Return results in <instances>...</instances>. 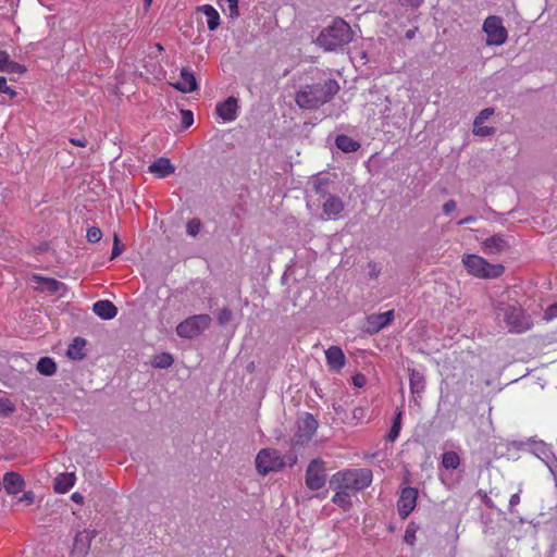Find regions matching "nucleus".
Segmentation results:
<instances>
[{
	"label": "nucleus",
	"instance_id": "obj_1",
	"mask_svg": "<svg viewBox=\"0 0 557 557\" xmlns=\"http://www.w3.org/2000/svg\"><path fill=\"white\" fill-rule=\"evenodd\" d=\"M339 91V85L335 79H326L322 83L304 86L295 95V102L300 109L313 110L331 101Z\"/></svg>",
	"mask_w": 557,
	"mask_h": 557
},
{
	"label": "nucleus",
	"instance_id": "obj_2",
	"mask_svg": "<svg viewBox=\"0 0 557 557\" xmlns=\"http://www.w3.org/2000/svg\"><path fill=\"white\" fill-rule=\"evenodd\" d=\"M372 471L368 468L347 469L334 473L330 480L332 490H343L352 495L372 483Z\"/></svg>",
	"mask_w": 557,
	"mask_h": 557
},
{
	"label": "nucleus",
	"instance_id": "obj_3",
	"mask_svg": "<svg viewBox=\"0 0 557 557\" xmlns=\"http://www.w3.org/2000/svg\"><path fill=\"white\" fill-rule=\"evenodd\" d=\"M354 33L347 22L336 17L331 25L323 28L317 37V44L325 51H335L348 45Z\"/></svg>",
	"mask_w": 557,
	"mask_h": 557
},
{
	"label": "nucleus",
	"instance_id": "obj_4",
	"mask_svg": "<svg viewBox=\"0 0 557 557\" xmlns=\"http://www.w3.org/2000/svg\"><path fill=\"white\" fill-rule=\"evenodd\" d=\"M297 462V456L290 453L282 456L277 449L263 448L256 457V468L260 474H268L272 471H278L285 466L293 467Z\"/></svg>",
	"mask_w": 557,
	"mask_h": 557
},
{
	"label": "nucleus",
	"instance_id": "obj_5",
	"mask_svg": "<svg viewBox=\"0 0 557 557\" xmlns=\"http://www.w3.org/2000/svg\"><path fill=\"white\" fill-rule=\"evenodd\" d=\"M496 315L503 317L504 321L512 333H522L531 329L532 321L521 307L498 302L495 306Z\"/></svg>",
	"mask_w": 557,
	"mask_h": 557
},
{
	"label": "nucleus",
	"instance_id": "obj_6",
	"mask_svg": "<svg viewBox=\"0 0 557 557\" xmlns=\"http://www.w3.org/2000/svg\"><path fill=\"white\" fill-rule=\"evenodd\" d=\"M462 264L467 272L479 278H497L505 272V267L500 263L493 264L478 255L466 253L462 256Z\"/></svg>",
	"mask_w": 557,
	"mask_h": 557
},
{
	"label": "nucleus",
	"instance_id": "obj_7",
	"mask_svg": "<svg viewBox=\"0 0 557 557\" xmlns=\"http://www.w3.org/2000/svg\"><path fill=\"white\" fill-rule=\"evenodd\" d=\"M209 314L201 313L188 317L176 326V333L182 338L191 339L199 336L211 324Z\"/></svg>",
	"mask_w": 557,
	"mask_h": 557
},
{
	"label": "nucleus",
	"instance_id": "obj_8",
	"mask_svg": "<svg viewBox=\"0 0 557 557\" xmlns=\"http://www.w3.org/2000/svg\"><path fill=\"white\" fill-rule=\"evenodd\" d=\"M318 425V421L311 413L306 412L301 416L297 421V430L293 437V446H305L308 444L317 432Z\"/></svg>",
	"mask_w": 557,
	"mask_h": 557
},
{
	"label": "nucleus",
	"instance_id": "obj_9",
	"mask_svg": "<svg viewBox=\"0 0 557 557\" xmlns=\"http://www.w3.org/2000/svg\"><path fill=\"white\" fill-rule=\"evenodd\" d=\"M483 30L486 34V44L488 46H500L506 42L508 34L503 26L502 18L495 15L488 16L483 23Z\"/></svg>",
	"mask_w": 557,
	"mask_h": 557
},
{
	"label": "nucleus",
	"instance_id": "obj_10",
	"mask_svg": "<svg viewBox=\"0 0 557 557\" xmlns=\"http://www.w3.org/2000/svg\"><path fill=\"white\" fill-rule=\"evenodd\" d=\"M326 474L324 461L312 460L306 470V485L311 491H318L325 485Z\"/></svg>",
	"mask_w": 557,
	"mask_h": 557
},
{
	"label": "nucleus",
	"instance_id": "obj_11",
	"mask_svg": "<svg viewBox=\"0 0 557 557\" xmlns=\"http://www.w3.org/2000/svg\"><path fill=\"white\" fill-rule=\"evenodd\" d=\"M418 498V490L414 487H405L401 490L397 502L398 513L401 519H406L414 509Z\"/></svg>",
	"mask_w": 557,
	"mask_h": 557
},
{
	"label": "nucleus",
	"instance_id": "obj_12",
	"mask_svg": "<svg viewBox=\"0 0 557 557\" xmlns=\"http://www.w3.org/2000/svg\"><path fill=\"white\" fill-rule=\"evenodd\" d=\"M30 280L37 284L35 289L40 293L46 292L50 295H55L61 294L66 289L65 284L55 278L34 274Z\"/></svg>",
	"mask_w": 557,
	"mask_h": 557
},
{
	"label": "nucleus",
	"instance_id": "obj_13",
	"mask_svg": "<svg viewBox=\"0 0 557 557\" xmlns=\"http://www.w3.org/2000/svg\"><path fill=\"white\" fill-rule=\"evenodd\" d=\"M509 249L510 244L503 234H494L482 242V250L486 255H499Z\"/></svg>",
	"mask_w": 557,
	"mask_h": 557
},
{
	"label": "nucleus",
	"instance_id": "obj_14",
	"mask_svg": "<svg viewBox=\"0 0 557 557\" xmlns=\"http://www.w3.org/2000/svg\"><path fill=\"white\" fill-rule=\"evenodd\" d=\"M95 536L96 531L83 530L78 532L74 537L72 555L77 557L87 556Z\"/></svg>",
	"mask_w": 557,
	"mask_h": 557
},
{
	"label": "nucleus",
	"instance_id": "obj_15",
	"mask_svg": "<svg viewBox=\"0 0 557 557\" xmlns=\"http://www.w3.org/2000/svg\"><path fill=\"white\" fill-rule=\"evenodd\" d=\"M494 113H495L494 108H485L478 114V116L474 119L473 131H472L475 136L487 137V136H492L495 134V132H496L495 127H490V126L483 125V123L487 119H490Z\"/></svg>",
	"mask_w": 557,
	"mask_h": 557
},
{
	"label": "nucleus",
	"instance_id": "obj_16",
	"mask_svg": "<svg viewBox=\"0 0 557 557\" xmlns=\"http://www.w3.org/2000/svg\"><path fill=\"white\" fill-rule=\"evenodd\" d=\"M173 87L181 92L189 94L198 88V84L194 73L187 67L181 70L180 79L173 84Z\"/></svg>",
	"mask_w": 557,
	"mask_h": 557
},
{
	"label": "nucleus",
	"instance_id": "obj_17",
	"mask_svg": "<svg viewBox=\"0 0 557 557\" xmlns=\"http://www.w3.org/2000/svg\"><path fill=\"white\" fill-rule=\"evenodd\" d=\"M238 100L235 97H228L223 102L216 104V114L224 121L231 122L237 117Z\"/></svg>",
	"mask_w": 557,
	"mask_h": 557
},
{
	"label": "nucleus",
	"instance_id": "obj_18",
	"mask_svg": "<svg viewBox=\"0 0 557 557\" xmlns=\"http://www.w3.org/2000/svg\"><path fill=\"white\" fill-rule=\"evenodd\" d=\"M325 358L330 369L335 372H339L346 363V357L338 346L327 348L325 350Z\"/></svg>",
	"mask_w": 557,
	"mask_h": 557
},
{
	"label": "nucleus",
	"instance_id": "obj_19",
	"mask_svg": "<svg viewBox=\"0 0 557 557\" xmlns=\"http://www.w3.org/2000/svg\"><path fill=\"white\" fill-rule=\"evenodd\" d=\"M343 200L336 195H327V197L322 202L323 213L327 216V219L336 218L344 210Z\"/></svg>",
	"mask_w": 557,
	"mask_h": 557
},
{
	"label": "nucleus",
	"instance_id": "obj_20",
	"mask_svg": "<svg viewBox=\"0 0 557 557\" xmlns=\"http://www.w3.org/2000/svg\"><path fill=\"white\" fill-rule=\"evenodd\" d=\"M3 486L8 494L15 495L23 491L25 482L20 473L12 471L4 474Z\"/></svg>",
	"mask_w": 557,
	"mask_h": 557
},
{
	"label": "nucleus",
	"instance_id": "obj_21",
	"mask_svg": "<svg viewBox=\"0 0 557 557\" xmlns=\"http://www.w3.org/2000/svg\"><path fill=\"white\" fill-rule=\"evenodd\" d=\"M148 171L157 177L163 178L173 174L175 168L172 165L170 159L161 157L149 165Z\"/></svg>",
	"mask_w": 557,
	"mask_h": 557
},
{
	"label": "nucleus",
	"instance_id": "obj_22",
	"mask_svg": "<svg viewBox=\"0 0 557 557\" xmlns=\"http://www.w3.org/2000/svg\"><path fill=\"white\" fill-rule=\"evenodd\" d=\"M94 312L104 320H111L117 314V308L110 300H99L92 306Z\"/></svg>",
	"mask_w": 557,
	"mask_h": 557
},
{
	"label": "nucleus",
	"instance_id": "obj_23",
	"mask_svg": "<svg viewBox=\"0 0 557 557\" xmlns=\"http://www.w3.org/2000/svg\"><path fill=\"white\" fill-rule=\"evenodd\" d=\"M76 476L73 472L61 473L54 479L53 490L55 493H66L75 484Z\"/></svg>",
	"mask_w": 557,
	"mask_h": 557
},
{
	"label": "nucleus",
	"instance_id": "obj_24",
	"mask_svg": "<svg viewBox=\"0 0 557 557\" xmlns=\"http://www.w3.org/2000/svg\"><path fill=\"white\" fill-rule=\"evenodd\" d=\"M0 71L23 74L26 72V67L15 61H12L8 52L0 51Z\"/></svg>",
	"mask_w": 557,
	"mask_h": 557
},
{
	"label": "nucleus",
	"instance_id": "obj_25",
	"mask_svg": "<svg viewBox=\"0 0 557 557\" xmlns=\"http://www.w3.org/2000/svg\"><path fill=\"white\" fill-rule=\"evenodd\" d=\"M409 371V385L412 394L420 395L425 389V376L422 372L416 369H408Z\"/></svg>",
	"mask_w": 557,
	"mask_h": 557
},
{
	"label": "nucleus",
	"instance_id": "obj_26",
	"mask_svg": "<svg viewBox=\"0 0 557 557\" xmlns=\"http://www.w3.org/2000/svg\"><path fill=\"white\" fill-rule=\"evenodd\" d=\"M87 342L83 337H75L72 344L69 346L66 355L73 360H83L86 357L84 348Z\"/></svg>",
	"mask_w": 557,
	"mask_h": 557
},
{
	"label": "nucleus",
	"instance_id": "obj_27",
	"mask_svg": "<svg viewBox=\"0 0 557 557\" xmlns=\"http://www.w3.org/2000/svg\"><path fill=\"white\" fill-rule=\"evenodd\" d=\"M197 10L207 16V24L210 30H215L220 26V14L212 5L205 4Z\"/></svg>",
	"mask_w": 557,
	"mask_h": 557
},
{
	"label": "nucleus",
	"instance_id": "obj_28",
	"mask_svg": "<svg viewBox=\"0 0 557 557\" xmlns=\"http://www.w3.org/2000/svg\"><path fill=\"white\" fill-rule=\"evenodd\" d=\"M336 147L344 152H355L360 148V144L347 135H338L335 139Z\"/></svg>",
	"mask_w": 557,
	"mask_h": 557
},
{
	"label": "nucleus",
	"instance_id": "obj_29",
	"mask_svg": "<svg viewBox=\"0 0 557 557\" xmlns=\"http://www.w3.org/2000/svg\"><path fill=\"white\" fill-rule=\"evenodd\" d=\"M335 492L332 502L336 506L341 507L344 511H348L352 507L351 496L352 494L343 490H333Z\"/></svg>",
	"mask_w": 557,
	"mask_h": 557
},
{
	"label": "nucleus",
	"instance_id": "obj_30",
	"mask_svg": "<svg viewBox=\"0 0 557 557\" xmlns=\"http://www.w3.org/2000/svg\"><path fill=\"white\" fill-rule=\"evenodd\" d=\"M37 371L46 376H51L57 372V363L49 357H42L37 362Z\"/></svg>",
	"mask_w": 557,
	"mask_h": 557
},
{
	"label": "nucleus",
	"instance_id": "obj_31",
	"mask_svg": "<svg viewBox=\"0 0 557 557\" xmlns=\"http://www.w3.org/2000/svg\"><path fill=\"white\" fill-rule=\"evenodd\" d=\"M331 184V181L330 178L327 177H319V178H315L313 182H312V186H313V190L315 191V194L320 197V198H323L325 199L327 197V195H332L329 190V186Z\"/></svg>",
	"mask_w": 557,
	"mask_h": 557
},
{
	"label": "nucleus",
	"instance_id": "obj_32",
	"mask_svg": "<svg viewBox=\"0 0 557 557\" xmlns=\"http://www.w3.org/2000/svg\"><path fill=\"white\" fill-rule=\"evenodd\" d=\"M367 323H368L367 331L370 334H375V333L380 332L382 329H384L386 326V324L383 321V318L381 317L380 313L370 314L367 318Z\"/></svg>",
	"mask_w": 557,
	"mask_h": 557
},
{
	"label": "nucleus",
	"instance_id": "obj_33",
	"mask_svg": "<svg viewBox=\"0 0 557 557\" xmlns=\"http://www.w3.org/2000/svg\"><path fill=\"white\" fill-rule=\"evenodd\" d=\"M442 466L445 469L455 470L460 466V457L456 451H446L442 456Z\"/></svg>",
	"mask_w": 557,
	"mask_h": 557
},
{
	"label": "nucleus",
	"instance_id": "obj_34",
	"mask_svg": "<svg viewBox=\"0 0 557 557\" xmlns=\"http://www.w3.org/2000/svg\"><path fill=\"white\" fill-rule=\"evenodd\" d=\"M174 362V359L169 352H161L156 355L151 361L152 367L158 369H166L171 367Z\"/></svg>",
	"mask_w": 557,
	"mask_h": 557
},
{
	"label": "nucleus",
	"instance_id": "obj_35",
	"mask_svg": "<svg viewBox=\"0 0 557 557\" xmlns=\"http://www.w3.org/2000/svg\"><path fill=\"white\" fill-rule=\"evenodd\" d=\"M401 416H403L401 411L398 410L393 420L392 428L386 435V440L388 442H394L398 437L400 429H401Z\"/></svg>",
	"mask_w": 557,
	"mask_h": 557
},
{
	"label": "nucleus",
	"instance_id": "obj_36",
	"mask_svg": "<svg viewBox=\"0 0 557 557\" xmlns=\"http://www.w3.org/2000/svg\"><path fill=\"white\" fill-rule=\"evenodd\" d=\"M15 411L14 404L9 398H0V414L10 416Z\"/></svg>",
	"mask_w": 557,
	"mask_h": 557
},
{
	"label": "nucleus",
	"instance_id": "obj_37",
	"mask_svg": "<svg viewBox=\"0 0 557 557\" xmlns=\"http://www.w3.org/2000/svg\"><path fill=\"white\" fill-rule=\"evenodd\" d=\"M201 228V221L199 219H191L187 222L186 232L190 236H196Z\"/></svg>",
	"mask_w": 557,
	"mask_h": 557
},
{
	"label": "nucleus",
	"instance_id": "obj_38",
	"mask_svg": "<svg viewBox=\"0 0 557 557\" xmlns=\"http://www.w3.org/2000/svg\"><path fill=\"white\" fill-rule=\"evenodd\" d=\"M87 240L89 243H98L100 242L101 237H102V232L99 227H96V226H91L87 230Z\"/></svg>",
	"mask_w": 557,
	"mask_h": 557
},
{
	"label": "nucleus",
	"instance_id": "obj_39",
	"mask_svg": "<svg viewBox=\"0 0 557 557\" xmlns=\"http://www.w3.org/2000/svg\"><path fill=\"white\" fill-rule=\"evenodd\" d=\"M233 318V313L228 308H223L219 310L216 314V319L220 325H224L228 323Z\"/></svg>",
	"mask_w": 557,
	"mask_h": 557
},
{
	"label": "nucleus",
	"instance_id": "obj_40",
	"mask_svg": "<svg viewBox=\"0 0 557 557\" xmlns=\"http://www.w3.org/2000/svg\"><path fill=\"white\" fill-rule=\"evenodd\" d=\"M182 114V127L184 129L190 127L194 123V114L189 110H181Z\"/></svg>",
	"mask_w": 557,
	"mask_h": 557
},
{
	"label": "nucleus",
	"instance_id": "obj_41",
	"mask_svg": "<svg viewBox=\"0 0 557 557\" xmlns=\"http://www.w3.org/2000/svg\"><path fill=\"white\" fill-rule=\"evenodd\" d=\"M123 249H124V246L121 244V240H120L117 234H114V236H113V248H112V252H111V260H113L116 257H119L122 253Z\"/></svg>",
	"mask_w": 557,
	"mask_h": 557
},
{
	"label": "nucleus",
	"instance_id": "obj_42",
	"mask_svg": "<svg viewBox=\"0 0 557 557\" xmlns=\"http://www.w3.org/2000/svg\"><path fill=\"white\" fill-rule=\"evenodd\" d=\"M228 3V14L231 17H237L239 15L238 1L239 0H226Z\"/></svg>",
	"mask_w": 557,
	"mask_h": 557
},
{
	"label": "nucleus",
	"instance_id": "obj_43",
	"mask_svg": "<svg viewBox=\"0 0 557 557\" xmlns=\"http://www.w3.org/2000/svg\"><path fill=\"white\" fill-rule=\"evenodd\" d=\"M404 540L406 543L412 545L414 543V540H416V529L410 525H408L406 532H405V536H404Z\"/></svg>",
	"mask_w": 557,
	"mask_h": 557
},
{
	"label": "nucleus",
	"instance_id": "obj_44",
	"mask_svg": "<svg viewBox=\"0 0 557 557\" xmlns=\"http://www.w3.org/2000/svg\"><path fill=\"white\" fill-rule=\"evenodd\" d=\"M352 384L356 387H363L367 384V377L366 375L361 373H357L352 376Z\"/></svg>",
	"mask_w": 557,
	"mask_h": 557
},
{
	"label": "nucleus",
	"instance_id": "obj_45",
	"mask_svg": "<svg viewBox=\"0 0 557 557\" xmlns=\"http://www.w3.org/2000/svg\"><path fill=\"white\" fill-rule=\"evenodd\" d=\"M368 268H369V276L371 278H376L380 274V269L377 268L376 263L373 261H370L368 263Z\"/></svg>",
	"mask_w": 557,
	"mask_h": 557
},
{
	"label": "nucleus",
	"instance_id": "obj_46",
	"mask_svg": "<svg viewBox=\"0 0 557 557\" xmlns=\"http://www.w3.org/2000/svg\"><path fill=\"white\" fill-rule=\"evenodd\" d=\"M556 317H557V304H554L546 309L544 318L546 320H552L553 318H556Z\"/></svg>",
	"mask_w": 557,
	"mask_h": 557
},
{
	"label": "nucleus",
	"instance_id": "obj_47",
	"mask_svg": "<svg viewBox=\"0 0 557 557\" xmlns=\"http://www.w3.org/2000/svg\"><path fill=\"white\" fill-rule=\"evenodd\" d=\"M457 207V203L455 200L453 199H449L447 200L444 205H443V212L445 214H449L450 212H453Z\"/></svg>",
	"mask_w": 557,
	"mask_h": 557
},
{
	"label": "nucleus",
	"instance_id": "obj_48",
	"mask_svg": "<svg viewBox=\"0 0 557 557\" xmlns=\"http://www.w3.org/2000/svg\"><path fill=\"white\" fill-rule=\"evenodd\" d=\"M520 503V491L511 495L509 500V511L513 512V508Z\"/></svg>",
	"mask_w": 557,
	"mask_h": 557
},
{
	"label": "nucleus",
	"instance_id": "obj_49",
	"mask_svg": "<svg viewBox=\"0 0 557 557\" xmlns=\"http://www.w3.org/2000/svg\"><path fill=\"white\" fill-rule=\"evenodd\" d=\"M354 419L361 420L366 417V409L362 407H357L352 410Z\"/></svg>",
	"mask_w": 557,
	"mask_h": 557
},
{
	"label": "nucleus",
	"instance_id": "obj_50",
	"mask_svg": "<svg viewBox=\"0 0 557 557\" xmlns=\"http://www.w3.org/2000/svg\"><path fill=\"white\" fill-rule=\"evenodd\" d=\"M380 314L383 318V321L385 322L386 325H388L394 319V310H388Z\"/></svg>",
	"mask_w": 557,
	"mask_h": 557
},
{
	"label": "nucleus",
	"instance_id": "obj_51",
	"mask_svg": "<svg viewBox=\"0 0 557 557\" xmlns=\"http://www.w3.org/2000/svg\"><path fill=\"white\" fill-rule=\"evenodd\" d=\"M70 143L77 146V147H86L88 141L85 137H81V138H71L70 139Z\"/></svg>",
	"mask_w": 557,
	"mask_h": 557
},
{
	"label": "nucleus",
	"instance_id": "obj_52",
	"mask_svg": "<svg viewBox=\"0 0 557 557\" xmlns=\"http://www.w3.org/2000/svg\"><path fill=\"white\" fill-rule=\"evenodd\" d=\"M71 499L76 504H83L84 496L81 493L75 492L72 494Z\"/></svg>",
	"mask_w": 557,
	"mask_h": 557
},
{
	"label": "nucleus",
	"instance_id": "obj_53",
	"mask_svg": "<svg viewBox=\"0 0 557 557\" xmlns=\"http://www.w3.org/2000/svg\"><path fill=\"white\" fill-rule=\"evenodd\" d=\"M21 500H25L27 502L28 504H32L34 502V494L32 492H27L23 495V497L21 498Z\"/></svg>",
	"mask_w": 557,
	"mask_h": 557
},
{
	"label": "nucleus",
	"instance_id": "obj_54",
	"mask_svg": "<svg viewBox=\"0 0 557 557\" xmlns=\"http://www.w3.org/2000/svg\"><path fill=\"white\" fill-rule=\"evenodd\" d=\"M407 3L409 7L417 9L422 5L423 0H407Z\"/></svg>",
	"mask_w": 557,
	"mask_h": 557
},
{
	"label": "nucleus",
	"instance_id": "obj_55",
	"mask_svg": "<svg viewBox=\"0 0 557 557\" xmlns=\"http://www.w3.org/2000/svg\"><path fill=\"white\" fill-rule=\"evenodd\" d=\"M473 221H475V218L473 215H468V216L463 218L462 220H460L458 222V225L468 224V223H471Z\"/></svg>",
	"mask_w": 557,
	"mask_h": 557
},
{
	"label": "nucleus",
	"instance_id": "obj_56",
	"mask_svg": "<svg viewBox=\"0 0 557 557\" xmlns=\"http://www.w3.org/2000/svg\"><path fill=\"white\" fill-rule=\"evenodd\" d=\"M8 89L7 78L4 76H0V92L5 91Z\"/></svg>",
	"mask_w": 557,
	"mask_h": 557
},
{
	"label": "nucleus",
	"instance_id": "obj_57",
	"mask_svg": "<svg viewBox=\"0 0 557 557\" xmlns=\"http://www.w3.org/2000/svg\"><path fill=\"white\" fill-rule=\"evenodd\" d=\"M2 92L9 95L10 98H12V99L17 96V92L9 86H8V89H5V91H2Z\"/></svg>",
	"mask_w": 557,
	"mask_h": 557
},
{
	"label": "nucleus",
	"instance_id": "obj_58",
	"mask_svg": "<svg viewBox=\"0 0 557 557\" xmlns=\"http://www.w3.org/2000/svg\"><path fill=\"white\" fill-rule=\"evenodd\" d=\"M483 503L485 504V506H487L488 508H495V505L494 503L492 502L491 498H488L486 495L484 496L483 498Z\"/></svg>",
	"mask_w": 557,
	"mask_h": 557
},
{
	"label": "nucleus",
	"instance_id": "obj_59",
	"mask_svg": "<svg viewBox=\"0 0 557 557\" xmlns=\"http://www.w3.org/2000/svg\"><path fill=\"white\" fill-rule=\"evenodd\" d=\"M414 35H416V29H408V30L406 32L405 37H406L407 39H412V38L414 37Z\"/></svg>",
	"mask_w": 557,
	"mask_h": 557
},
{
	"label": "nucleus",
	"instance_id": "obj_60",
	"mask_svg": "<svg viewBox=\"0 0 557 557\" xmlns=\"http://www.w3.org/2000/svg\"><path fill=\"white\" fill-rule=\"evenodd\" d=\"M151 3H152V0H144L145 9L148 10L149 7L151 5Z\"/></svg>",
	"mask_w": 557,
	"mask_h": 557
},
{
	"label": "nucleus",
	"instance_id": "obj_61",
	"mask_svg": "<svg viewBox=\"0 0 557 557\" xmlns=\"http://www.w3.org/2000/svg\"><path fill=\"white\" fill-rule=\"evenodd\" d=\"M162 46L161 45H158V50H162Z\"/></svg>",
	"mask_w": 557,
	"mask_h": 557
},
{
	"label": "nucleus",
	"instance_id": "obj_62",
	"mask_svg": "<svg viewBox=\"0 0 557 557\" xmlns=\"http://www.w3.org/2000/svg\"><path fill=\"white\" fill-rule=\"evenodd\" d=\"M276 557H285L284 555H277Z\"/></svg>",
	"mask_w": 557,
	"mask_h": 557
}]
</instances>
